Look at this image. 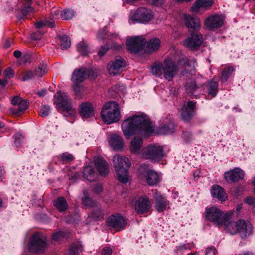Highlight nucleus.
I'll return each mask as SVG.
<instances>
[{
	"instance_id": "obj_58",
	"label": "nucleus",
	"mask_w": 255,
	"mask_h": 255,
	"mask_svg": "<svg viewBox=\"0 0 255 255\" xmlns=\"http://www.w3.org/2000/svg\"><path fill=\"white\" fill-rule=\"evenodd\" d=\"M113 253V250L110 247H106L103 249L102 255H111Z\"/></svg>"
},
{
	"instance_id": "obj_21",
	"label": "nucleus",
	"mask_w": 255,
	"mask_h": 255,
	"mask_svg": "<svg viewBox=\"0 0 255 255\" xmlns=\"http://www.w3.org/2000/svg\"><path fill=\"white\" fill-rule=\"evenodd\" d=\"M196 108V103L189 101L186 106H184L182 109L181 117L185 122L189 121L195 114L194 109Z\"/></svg>"
},
{
	"instance_id": "obj_44",
	"label": "nucleus",
	"mask_w": 255,
	"mask_h": 255,
	"mask_svg": "<svg viewBox=\"0 0 255 255\" xmlns=\"http://www.w3.org/2000/svg\"><path fill=\"white\" fill-rule=\"evenodd\" d=\"M103 211L100 206H96L94 207L92 212L90 214V216L95 220H99L102 217Z\"/></svg>"
},
{
	"instance_id": "obj_14",
	"label": "nucleus",
	"mask_w": 255,
	"mask_h": 255,
	"mask_svg": "<svg viewBox=\"0 0 255 255\" xmlns=\"http://www.w3.org/2000/svg\"><path fill=\"white\" fill-rule=\"evenodd\" d=\"M224 20L225 18L222 15H212L205 19L204 25L209 30H213L222 27Z\"/></svg>"
},
{
	"instance_id": "obj_34",
	"label": "nucleus",
	"mask_w": 255,
	"mask_h": 255,
	"mask_svg": "<svg viewBox=\"0 0 255 255\" xmlns=\"http://www.w3.org/2000/svg\"><path fill=\"white\" fill-rule=\"evenodd\" d=\"M200 85L195 81H190L186 83L185 88L186 93L190 96H192L194 93L199 88Z\"/></svg>"
},
{
	"instance_id": "obj_11",
	"label": "nucleus",
	"mask_w": 255,
	"mask_h": 255,
	"mask_svg": "<svg viewBox=\"0 0 255 255\" xmlns=\"http://www.w3.org/2000/svg\"><path fill=\"white\" fill-rule=\"evenodd\" d=\"M108 226L116 231H120L125 229L127 222L125 218L119 214H116L109 217L108 220Z\"/></svg>"
},
{
	"instance_id": "obj_32",
	"label": "nucleus",
	"mask_w": 255,
	"mask_h": 255,
	"mask_svg": "<svg viewBox=\"0 0 255 255\" xmlns=\"http://www.w3.org/2000/svg\"><path fill=\"white\" fill-rule=\"evenodd\" d=\"M83 176L88 181L92 182L95 180L97 178V174L94 168L90 165L86 166L84 168Z\"/></svg>"
},
{
	"instance_id": "obj_48",
	"label": "nucleus",
	"mask_w": 255,
	"mask_h": 255,
	"mask_svg": "<svg viewBox=\"0 0 255 255\" xmlns=\"http://www.w3.org/2000/svg\"><path fill=\"white\" fill-rule=\"evenodd\" d=\"M50 112V108L49 106L44 105L41 106L39 112V115L43 117H46Z\"/></svg>"
},
{
	"instance_id": "obj_64",
	"label": "nucleus",
	"mask_w": 255,
	"mask_h": 255,
	"mask_svg": "<svg viewBox=\"0 0 255 255\" xmlns=\"http://www.w3.org/2000/svg\"><path fill=\"white\" fill-rule=\"evenodd\" d=\"M103 188L101 185H97L94 188L95 192L99 194L102 191Z\"/></svg>"
},
{
	"instance_id": "obj_10",
	"label": "nucleus",
	"mask_w": 255,
	"mask_h": 255,
	"mask_svg": "<svg viewBox=\"0 0 255 255\" xmlns=\"http://www.w3.org/2000/svg\"><path fill=\"white\" fill-rule=\"evenodd\" d=\"M138 172L146 176L147 182L149 186H153L160 181L158 173L149 169L146 165H141L138 169Z\"/></svg>"
},
{
	"instance_id": "obj_20",
	"label": "nucleus",
	"mask_w": 255,
	"mask_h": 255,
	"mask_svg": "<svg viewBox=\"0 0 255 255\" xmlns=\"http://www.w3.org/2000/svg\"><path fill=\"white\" fill-rule=\"evenodd\" d=\"M79 114L83 120L91 118L94 116V110L92 105L88 102L82 103L79 106Z\"/></svg>"
},
{
	"instance_id": "obj_63",
	"label": "nucleus",
	"mask_w": 255,
	"mask_h": 255,
	"mask_svg": "<svg viewBox=\"0 0 255 255\" xmlns=\"http://www.w3.org/2000/svg\"><path fill=\"white\" fill-rule=\"evenodd\" d=\"M73 90L75 92L76 94H79L80 93V87L79 86V84H73Z\"/></svg>"
},
{
	"instance_id": "obj_55",
	"label": "nucleus",
	"mask_w": 255,
	"mask_h": 255,
	"mask_svg": "<svg viewBox=\"0 0 255 255\" xmlns=\"http://www.w3.org/2000/svg\"><path fill=\"white\" fill-rule=\"evenodd\" d=\"M216 254H218V252L214 247L207 248L206 250L205 255H215Z\"/></svg>"
},
{
	"instance_id": "obj_57",
	"label": "nucleus",
	"mask_w": 255,
	"mask_h": 255,
	"mask_svg": "<svg viewBox=\"0 0 255 255\" xmlns=\"http://www.w3.org/2000/svg\"><path fill=\"white\" fill-rule=\"evenodd\" d=\"M119 37V34L117 32H108L107 33V38L109 39H115Z\"/></svg>"
},
{
	"instance_id": "obj_45",
	"label": "nucleus",
	"mask_w": 255,
	"mask_h": 255,
	"mask_svg": "<svg viewBox=\"0 0 255 255\" xmlns=\"http://www.w3.org/2000/svg\"><path fill=\"white\" fill-rule=\"evenodd\" d=\"M75 15V12L72 9H66L60 13V16L63 20H68L72 18Z\"/></svg>"
},
{
	"instance_id": "obj_42",
	"label": "nucleus",
	"mask_w": 255,
	"mask_h": 255,
	"mask_svg": "<svg viewBox=\"0 0 255 255\" xmlns=\"http://www.w3.org/2000/svg\"><path fill=\"white\" fill-rule=\"evenodd\" d=\"M84 197L82 198V201L83 204L86 207H95L97 204V203L89 198L86 191L83 192Z\"/></svg>"
},
{
	"instance_id": "obj_9",
	"label": "nucleus",
	"mask_w": 255,
	"mask_h": 255,
	"mask_svg": "<svg viewBox=\"0 0 255 255\" xmlns=\"http://www.w3.org/2000/svg\"><path fill=\"white\" fill-rule=\"evenodd\" d=\"M142 156L145 159H149L152 162L158 161L163 156V148L159 145H149L142 150Z\"/></svg>"
},
{
	"instance_id": "obj_29",
	"label": "nucleus",
	"mask_w": 255,
	"mask_h": 255,
	"mask_svg": "<svg viewBox=\"0 0 255 255\" xmlns=\"http://www.w3.org/2000/svg\"><path fill=\"white\" fill-rule=\"evenodd\" d=\"M32 0H22V7L21 14H17L16 17L20 20L24 18L28 13L33 11V8L31 6Z\"/></svg>"
},
{
	"instance_id": "obj_23",
	"label": "nucleus",
	"mask_w": 255,
	"mask_h": 255,
	"mask_svg": "<svg viewBox=\"0 0 255 255\" xmlns=\"http://www.w3.org/2000/svg\"><path fill=\"white\" fill-rule=\"evenodd\" d=\"M183 18L187 27L190 31L199 30L201 26L200 19L196 17L191 16L187 14H183Z\"/></svg>"
},
{
	"instance_id": "obj_54",
	"label": "nucleus",
	"mask_w": 255,
	"mask_h": 255,
	"mask_svg": "<svg viewBox=\"0 0 255 255\" xmlns=\"http://www.w3.org/2000/svg\"><path fill=\"white\" fill-rule=\"evenodd\" d=\"M3 73L5 76L4 78L7 80L11 79L13 77L14 75L13 71L10 67L6 68L4 70Z\"/></svg>"
},
{
	"instance_id": "obj_1",
	"label": "nucleus",
	"mask_w": 255,
	"mask_h": 255,
	"mask_svg": "<svg viewBox=\"0 0 255 255\" xmlns=\"http://www.w3.org/2000/svg\"><path fill=\"white\" fill-rule=\"evenodd\" d=\"M122 129L127 139L134 134L146 136L154 131L148 117L143 114L135 115L125 120L122 124Z\"/></svg>"
},
{
	"instance_id": "obj_47",
	"label": "nucleus",
	"mask_w": 255,
	"mask_h": 255,
	"mask_svg": "<svg viewBox=\"0 0 255 255\" xmlns=\"http://www.w3.org/2000/svg\"><path fill=\"white\" fill-rule=\"evenodd\" d=\"M234 71V69L232 67L225 68L222 73L221 80L227 82Z\"/></svg>"
},
{
	"instance_id": "obj_61",
	"label": "nucleus",
	"mask_w": 255,
	"mask_h": 255,
	"mask_svg": "<svg viewBox=\"0 0 255 255\" xmlns=\"http://www.w3.org/2000/svg\"><path fill=\"white\" fill-rule=\"evenodd\" d=\"M148 2L152 5H161L164 0H147Z\"/></svg>"
},
{
	"instance_id": "obj_19",
	"label": "nucleus",
	"mask_w": 255,
	"mask_h": 255,
	"mask_svg": "<svg viewBox=\"0 0 255 255\" xmlns=\"http://www.w3.org/2000/svg\"><path fill=\"white\" fill-rule=\"evenodd\" d=\"M224 175L227 182H236L243 179L244 171L239 168H235L232 170L225 172Z\"/></svg>"
},
{
	"instance_id": "obj_40",
	"label": "nucleus",
	"mask_w": 255,
	"mask_h": 255,
	"mask_svg": "<svg viewBox=\"0 0 255 255\" xmlns=\"http://www.w3.org/2000/svg\"><path fill=\"white\" fill-rule=\"evenodd\" d=\"M47 72V67L45 64H40L34 70V75L37 77H41Z\"/></svg>"
},
{
	"instance_id": "obj_27",
	"label": "nucleus",
	"mask_w": 255,
	"mask_h": 255,
	"mask_svg": "<svg viewBox=\"0 0 255 255\" xmlns=\"http://www.w3.org/2000/svg\"><path fill=\"white\" fill-rule=\"evenodd\" d=\"M143 144V140L140 136H137L131 139L130 142L129 150L133 154L138 153Z\"/></svg>"
},
{
	"instance_id": "obj_31",
	"label": "nucleus",
	"mask_w": 255,
	"mask_h": 255,
	"mask_svg": "<svg viewBox=\"0 0 255 255\" xmlns=\"http://www.w3.org/2000/svg\"><path fill=\"white\" fill-rule=\"evenodd\" d=\"M68 232L64 231H57L53 233L51 238V242L56 244L60 242L64 238H68Z\"/></svg>"
},
{
	"instance_id": "obj_28",
	"label": "nucleus",
	"mask_w": 255,
	"mask_h": 255,
	"mask_svg": "<svg viewBox=\"0 0 255 255\" xmlns=\"http://www.w3.org/2000/svg\"><path fill=\"white\" fill-rule=\"evenodd\" d=\"M109 144L114 150H121L124 146V139L123 137L116 134L112 135L109 140Z\"/></svg>"
},
{
	"instance_id": "obj_6",
	"label": "nucleus",
	"mask_w": 255,
	"mask_h": 255,
	"mask_svg": "<svg viewBox=\"0 0 255 255\" xmlns=\"http://www.w3.org/2000/svg\"><path fill=\"white\" fill-rule=\"evenodd\" d=\"M48 247L46 236L39 232L35 233L29 239L28 248L32 253H42Z\"/></svg>"
},
{
	"instance_id": "obj_8",
	"label": "nucleus",
	"mask_w": 255,
	"mask_h": 255,
	"mask_svg": "<svg viewBox=\"0 0 255 255\" xmlns=\"http://www.w3.org/2000/svg\"><path fill=\"white\" fill-rule=\"evenodd\" d=\"M205 216L208 220L213 222L216 226L220 227L227 221L228 214L214 206L206 209Z\"/></svg>"
},
{
	"instance_id": "obj_39",
	"label": "nucleus",
	"mask_w": 255,
	"mask_h": 255,
	"mask_svg": "<svg viewBox=\"0 0 255 255\" xmlns=\"http://www.w3.org/2000/svg\"><path fill=\"white\" fill-rule=\"evenodd\" d=\"M83 246L80 243L73 244L69 249V255H76L82 253Z\"/></svg>"
},
{
	"instance_id": "obj_33",
	"label": "nucleus",
	"mask_w": 255,
	"mask_h": 255,
	"mask_svg": "<svg viewBox=\"0 0 255 255\" xmlns=\"http://www.w3.org/2000/svg\"><path fill=\"white\" fill-rule=\"evenodd\" d=\"M54 205L60 212H63L68 208L67 201L63 197L58 198L54 201Z\"/></svg>"
},
{
	"instance_id": "obj_2",
	"label": "nucleus",
	"mask_w": 255,
	"mask_h": 255,
	"mask_svg": "<svg viewBox=\"0 0 255 255\" xmlns=\"http://www.w3.org/2000/svg\"><path fill=\"white\" fill-rule=\"evenodd\" d=\"M151 71L157 77H160L163 75L167 80L170 81L178 74V67L171 58H167L163 62L154 65Z\"/></svg>"
},
{
	"instance_id": "obj_5",
	"label": "nucleus",
	"mask_w": 255,
	"mask_h": 255,
	"mask_svg": "<svg viewBox=\"0 0 255 255\" xmlns=\"http://www.w3.org/2000/svg\"><path fill=\"white\" fill-rule=\"evenodd\" d=\"M54 103L58 110L65 112L64 117H73L75 116V110L71 106V100L68 95L61 92H58L55 95Z\"/></svg>"
},
{
	"instance_id": "obj_41",
	"label": "nucleus",
	"mask_w": 255,
	"mask_h": 255,
	"mask_svg": "<svg viewBox=\"0 0 255 255\" xmlns=\"http://www.w3.org/2000/svg\"><path fill=\"white\" fill-rule=\"evenodd\" d=\"M115 48L118 50H120L122 49V46L120 45H116L115 43H113L111 45L107 43V44L105 46L102 47L100 50H99L98 52L99 56L100 57H102L110 48Z\"/></svg>"
},
{
	"instance_id": "obj_24",
	"label": "nucleus",
	"mask_w": 255,
	"mask_h": 255,
	"mask_svg": "<svg viewBox=\"0 0 255 255\" xmlns=\"http://www.w3.org/2000/svg\"><path fill=\"white\" fill-rule=\"evenodd\" d=\"M214 3V0H196L194 4L191 7V11L198 13L200 8L205 10L209 9Z\"/></svg>"
},
{
	"instance_id": "obj_62",
	"label": "nucleus",
	"mask_w": 255,
	"mask_h": 255,
	"mask_svg": "<svg viewBox=\"0 0 255 255\" xmlns=\"http://www.w3.org/2000/svg\"><path fill=\"white\" fill-rule=\"evenodd\" d=\"M185 63L188 66H193V68H194L195 66L196 65V61L195 59H193L191 61L187 60L186 61Z\"/></svg>"
},
{
	"instance_id": "obj_59",
	"label": "nucleus",
	"mask_w": 255,
	"mask_h": 255,
	"mask_svg": "<svg viewBox=\"0 0 255 255\" xmlns=\"http://www.w3.org/2000/svg\"><path fill=\"white\" fill-rule=\"evenodd\" d=\"M22 100L19 97H14L12 99L11 103L14 106L18 105Z\"/></svg>"
},
{
	"instance_id": "obj_60",
	"label": "nucleus",
	"mask_w": 255,
	"mask_h": 255,
	"mask_svg": "<svg viewBox=\"0 0 255 255\" xmlns=\"http://www.w3.org/2000/svg\"><path fill=\"white\" fill-rule=\"evenodd\" d=\"M44 21H45V22H44L45 26H47L51 27V28L55 27V23H54V21L52 19L48 20V19H45L44 20Z\"/></svg>"
},
{
	"instance_id": "obj_16",
	"label": "nucleus",
	"mask_w": 255,
	"mask_h": 255,
	"mask_svg": "<svg viewBox=\"0 0 255 255\" xmlns=\"http://www.w3.org/2000/svg\"><path fill=\"white\" fill-rule=\"evenodd\" d=\"M203 40L202 34L192 33L191 36L184 41V45L192 50H196L199 48Z\"/></svg>"
},
{
	"instance_id": "obj_25",
	"label": "nucleus",
	"mask_w": 255,
	"mask_h": 255,
	"mask_svg": "<svg viewBox=\"0 0 255 255\" xmlns=\"http://www.w3.org/2000/svg\"><path fill=\"white\" fill-rule=\"evenodd\" d=\"M95 164L101 176H106L109 174L110 172L109 164L106 160L98 158L95 160Z\"/></svg>"
},
{
	"instance_id": "obj_49",
	"label": "nucleus",
	"mask_w": 255,
	"mask_h": 255,
	"mask_svg": "<svg viewBox=\"0 0 255 255\" xmlns=\"http://www.w3.org/2000/svg\"><path fill=\"white\" fill-rule=\"evenodd\" d=\"M107 27H104L103 28L99 30L97 37L99 40H102L104 38H107Z\"/></svg>"
},
{
	"instance_id": "obj_53",
	"label": "nucleus",
	"mask_w": 255,
	"mask_h": 255,
	"mask_svg": "<svg viewBox=\"0 0 255 255\" xmlns=\"http://www.w3.org/2000/svg\"><path fill=\"white\" fill-rule=\"evenodd\" d=\"M61 159L64 163H68L73 159V156L71 154L65 153L61 155Z\"/></svg>"
},
{
	"instance_id": "obj_7",
	"label": "nucleus",
	"mask_w": 255,
	"mask_h": 255,
	"mask_svg": "<svg viewBox=\"0 0 255 255\" xmlns=\"http://www.w3.org/2000/svg\"><path fill=\"white\" fill-rule=\"evenodd\" d=\"M153 17L152 11L144 7H140L135 10H131L129 14V23H146L150 21Z\"/></svg>"
},
{
	"instance_id": "obj_35",
	"label": "nucleus",
	"mask_w": 255,
	"mask_h": 255,
	"mask_svg": "<svg viewBox=\"0 0 255 255\" xmlns=\"http://www.w3.org/2000/svg\"><path fill=\"white\" fill-rule=\"evenodd\" d=\"M160 45V40L157 38H154L148 41L146 49L148 52H153L158 49Z\"/></svg>"
},
{
	"instance_id": "obj_43",
	"label": "nucleus",
	"mask_w": 255,
	"mask_h": 255,
	"mask_svg": "<svg viewBox=\"0 0 255 255\" xmlns=\"http://www.w3.org/2000/svg\"><path fill=\"white\" fill-rule=\"evenodd\" d=\"M58 37L60 41V45L62 50L67 49L70 47L71 41L69 37L67 35H59Z\"/></svg>"
},
{
	"instance_id": "obj_4",
	"label": "nucleus",
	"mask_w": 255,
	"mask_h": 255,
	"mask_svg": "<svg viewBox=\"0 0 255 255\" xmlns=\"http://www.w3.org/2000/svg\"><path fill=\"white\" fill-rule=\"evenodd\" d=\"M113 163L118 180L123 183H127L128 181V176L126 167L130 166L128 158L126 156L116 155L113 158Z\"/></svg>"
},
{
	"instance_id": "obj_13",
	"label": "nucleus",
	"mask_w": 255,
	"mask_h": 255,
	"mask_svg": "<svg viewBox=\"0 0 255 255\" xmlns=\"http://www.w3.org/2000/svg\"><path fill=\"white\" fill-rule=\"evenodd\" d=\"M126 67V61L121 56H117L115 59L110 61L108 65V69L110 75L119 74Z\"/></svg>"
},
{
	"instance_id": "obj_56",
	"label": "nucleus",
	"mask_w": 255,
	"mask_h": 255,
	"mask_svg": "<svg viewBox=\"0 0 255 255\" xmlns=\"http://www.w3.org/2000/svg\"><path fill=\"white\" fill-rule=\"evenodd\" d=\"M31 58V55L29 53H25L22 55V57L21 59V62L25 64L27 62H30V60Z\"/></svg>"
},
{
	"instance_id": "obj_30",
	"label": "nucleus",
	"mask_w": 255,
	"mask_h": 255,
	"mask_svg": "<svg viewBox=\"0 0 255 255\" xmlns=\"http://www.w3.org/2000/svg\"><path fill=\"white\" fill-rule=\"evenodd\" d=\"M238 221L237 222H231L230 221V216L228 214L227 220L225 223L223 224L225 230L230 234L234 235L238 233L239 227L238 226Z\"/></svg>"
},
{
	"instance_id": "obj_22",
	"label": "nucleus",
	"mask_w": 255,
	"mask_h": 255,
	"mask_svg": "<svg viewBox=\"0 0 255 255\" xmlns=\"http://www.w3.org/2000/svg\"><path fill=\"white\" fill-rule=\"evenodd\" d=\"M153 197L155 200V207L157 211L158 212H162L165 210L168 204V202L166 198L163 197L161 194L156 190H155L153 193Z\"/></svg>"
},
{
	"instance_id": "obj_36",
	"label": "nucleus",
	"mask_w": 255,
	"mask_h": 255,
	"mask_svg": "<svg viewBox=\"0 0 255 255\" xmlns=\"http://www.w3.org/2000/svg\"><path fill=\"white\" fill-rule=\"evenodd\" d=\"M17 106V108L11 109V112L14 115H19L23 113L28 108V103L25 100H22Z\"/></svg>"
},
{
	"instance_id": "obj_12",
	"label": "nucleus",
	"mask_w": 255,
	"mask_h": 255,
	"mask_svg": "<svg viewBox=\"0 0 255 255\" xmlns=\"http://www.w3.org/2000/svg\"><path fill=\"white\" fill-rule=\"evenodd\" d=\"M145 42L144 38L137 36L127 39V47L130 52L136 53L143 48Z\"/></svg>"
},
{
	"instance_id": "obj_50",
	"label": "nucleus",
	"mask_w": 255,
	"mask_h": 255,
	"mask_svg": "<svg viewBox=\"0 0 255 255\" xmlns=\"http://www.w3.org/2000/svg\"><path fill=\"white\" fill-rule=\"evenodd\" d=\"M190 249V246L188 244H183L179 246L176 247L175 250L176 254H183L185 250Z\"/></svg>"
},
{
	"instance_id": "obj_46",
	"label": "nucleus",
	"mask_w": 255,
	"mask_h": 255,
	"mask_svg": "<svg viewBox=\"0 0 255 255\" xmlns=\"http://www.w3.org/2000/svg\"><path fill=\"white\" fill-rule=\"evenodd\" d=\"M77 49L79 52L84 56L87 55L89 52L88 45L84 41H81L77 45Z\"/></svg>"
},
{
	"instance_id": "obj_15",
	"label": "nucleus",
	"mask_w": 255,
	"mask_h": 255,
	"mask_svg": "<svg viewBox=\"0 0 255 255\" xmlns=\"http://www.w3.org/2000/svg\"><path fill=\"white\" fill-rule=\"evenodd\" d=\"M238 233L242 239L249 237L253 233V227L248 221L240 219L238 220Z\"/></svg>"
},
{
	"instance_id": "obj_26",
	"label": "nucleus",
	"mask_w": 255,
	"mask_h": 255,
	"mask_svg": "<svg viewBox=\"0 0 255 255\" xmlns=\"http://www.w3.org/2000/svg\"><path fill=\"white\" fill-rule=\"evenodd\" d=\"M211 193L214 198H217L221 201H225L227 199V196L224 189L220 185H213L211 190Z\"/></svg>"
},
{
	"instance_id": "obj_17",
	"label": "nucleus",
	"mask_w": 255,
	"mask_h": 255,
	"mask_svg": "<svg viewBox=\"0 0 255 255\" xmlns=\"http://www.w3.org/2000/svg\"><path fill=\"white\" fill-rule=\"evenodd\" d=\"M151 206V203L146 196L140 197L136 201L135 209L139 214L147 212Z\"/></svg>"
},
{
	"instance_id": "obj_37",
	"label": "nucleus",
	"mask_w": 255,
	"mask_h": 255,
	"mask_svg": "<svg viewBox=\"0 0 255 255\" xmlns=\"http://www.w3.org/2000/svg\"><path fill=\"white\" fill-rule=\"evenodd\" d=\"M174 129V125L172 122H170L167 124L160 127L159 128V132L162 134H167L173 133Z\"/></svg>"
},
{
	"instance_id": "obj_3",
	"label": "nucleus",
	"mask_w": 255,
	"mask_h": 255,
	"mask_svg": "<svg viewBox=\"0 0 255 255\" xmlns=\"http://www.w3.org/2000/svg\"><path fill=\"white\" fill-rule=\"evenodd\" d=\"M101 119L107 124L118 122L121 119L119 104L115 101L106 103L101 111Z\"/></svg>"
},
{
	"instance_id": "obj_52",
	"label": "nucleus",
	"mask_w": 255,
	"mask_h": 255,
	"mask_svg": "<svg viewBox=\"0 0 255 255\" xmlns=\"http://www.w3.org/2000/svg\"><path fill=\"white\" fill-rule=\"evenodd\" d=\"M14 138L15 145L17 147L21 146L23 139L22 134H20V133H17L16 134H15Z\"/></svg>"
},
{
	"instance_id": "obj_38",
	"label": "nucleus",
	"mask_w": 255,
	"mask_h": 255,
	"mask_svg": "<svg viewBox=\"0 0 255 255\" xmlns=\"http://www.w3.org/2000/svg\"><path fill=\"white\" fill-rule=\"evenodd\" d=\"M208 94L212 97L216 96L218 92V83L216 81L211 80L209 82L208 88Z\"/></svg>"
},
{
	"instance_id": "obj_18",
	"label": "nucleus",
	"mask_w": 255,
	"mask_h": 255,
	"mask_svg": "<svg viewBox=\"0 0 255 255\" xmlns=\"http://www.w3.org/2000/svg\"><path fill=\"white\" fill-rule=\"evenodd\" d=\"M91 71L86 68H81L75 70L72 74V81L74 84H80L87 79L90 74Z\"/></svg>"
},
{
	"instance_id": "obj_51",
	"label": "nucleus",
	"mask_w": 255,
	"mask_h": 255,
	"mask_svg": "<svg viewBox=\"0 0 255 255\" xmlns=\"http://www.w3.org/2000/svg\"><path fill=\"white\" fill-rule=\"evenodd\" d=\"M35 76L32 71H27L22 74L21 79L23 81L31 79Z\"/></svg>"
}]
</instances>
